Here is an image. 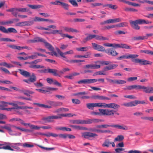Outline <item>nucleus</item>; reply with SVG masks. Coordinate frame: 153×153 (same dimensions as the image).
<instances>
[{"mask_svg": "<svg viewBox=\"0 0 153 153\" xmlns=\"http://www.w3.org/2000/svg\"><path fill=\"white\" fill-rule=\"evenodd\" d=\"M19 71L20 73L24 76L26 77H30L28 79H24L23 80L25 82L30 84L31 83H34L36 81V77L34 73H32L30 76V73L27 71L21 69H19Z\"/></svg>", "mask_w": 153, "mask_h": 153, "instance_id": "nucleus-1", "label": "nucleus"}, {"mask_svg": "<svg viewBox=\"0 0 153 153\" xmlns=\"http://www.w3.org/2000/svg\"><path fill=\"white\" fill-rule=\"evenodd\" d=\"M29 43H36L39 42H42L45 44V47L50 51H53L54 48L50 43L47 42L44 39L39 37L34 38L33 40H30L28 41Z\"/></svg>", "mask_w": 153, "mask_h": 153, "instance_id": "nucleus-2", "label": "nucleus"}, {"mask_svg": "<svg viewBox=\"0 0 153 153\" xmlns=\"http://www.w3.org/2000/svg\"><path fill=\"white\" fill-rule=\"evenodd\" d=\"M61 118L60 116L56 115H52L42 118L41 122L43 124L48 123L52 122L53 121V119H57Z\"/></svg>", "mask_w": 153, "mask_h": 153, "instance_id": "nucleus-3", "label": "nucleus"}, {"mask_svg": "<svg viewBox=\"0 0 153 153\" xmlns=\"http://www.w3.org/2000/svg\"><path fill=\"white\" fill-rule=\"evenodd\" d=\"M131 61L135 63H139L141 65H151L152 62L149 61L147 60L143 59H140L138 58H135L132 59Z\"/></svg>", "mask_w": 153, "mask_h": 153, "instance_id": "nucleus-4", "label": "nucleus"}, {"mask_svg": "<svg viewBox=\"0 0 153 153\" xmlns=\"http://www.w3.org/2000/svg\"><path fill=\"white\" fill-rule=\"evenodd\" d=\"M48 73L52 74L54 76L60 77L61 74H63V72L61 71H59L55 69H51L48 68Z\"/></svg>", "mask_w": 153, "mask_h": 153, "instance_id": "nucleus-5", "label": "nucleus"}, {"mask_svg": "<svg viewBox=\"0 0 153 153\" xmlns=\"http://www.w3.org/2000/svg\"><path fill=\"white\" fill-rule=\"evenodd\" d=\"M0 30L3 33H17V32L16 30L13 28L10 27L7 29L4 27L0 26Z\"/></svg>", "mask_w": 153, "mask_h": 153, "instance_id": "nucleus-6", "label": "nucleus"}, {"mask_svg": "<svg viewBox=\"0 0 153 153\" xmlns=\"http://www.w3.org/2000/svg\"><path fill=\"white\" fill-rule=\"evenodd\" d=\"M99 110L100 113L103 115L108 116L113 115L114 114V112H116L114 110L110 109H99Z\"/></svg>", "mask_w": 153, "mask_h": 153, "instance_id": "nucleus-7", "label": "nucleus"}, {"mask_svg": "<svg viewBox=\"0 0 153 153\" xmlns=\"http://www.w3.org/2000/svg\"><path fill=\"white\" fill-rule=\"evenodd\" d=\"M138 55L137 54H129L128 55H124L117 57V59L118 60H122L124 59H128L129 58L134 59L138 57Z\"/></svg>", "mask_w": 153, "mask_h": 153, "instance_id": "nucleus-8", "label": "nucleus"}, {"mask_svg": "<svg viewBox=\"0 0 153 153\" xmlns=\"http://www.w3.org/2000/svg\"><path fill=\"white\" fill-rule=\"evenodd\" d=\"M98 135L95 133L90 132H86L82 133V137L85 139H90V137L97 136Z\"/></svg>", "mask_w": 153, "mask_h": 153, "instance_id": "nucleus-9", "label": "nucleus"}, {"mask_svg": "<svg viewBox=\"0 0 153 153\" xmlns=\"http://www.w3.org/2000/svg\"><path fill=\"white\" fill-rule=\"evenodd\" d=\"M102 106H103L105 108L107 107L114 109L118 108L120 107L119 105L115 103H111L109 104H106L105 103H102Z\"/></svg>", "mask_w": 153, "mask_h": 153, "instance_id": "nucleus-10", "label": "nucleus"}, {"mask_svg": "<svg viewBox=\"0 0 153 153\" xmlns=\"http://www.w3.org/2000/svg\"><path fill=\"white\" fill-rule=\"evenodd\" d=\"M86 105L87 108L89 109L93 110L94 107H102V103H87Z\"/></svg>", "mask_w": 153, "mask_h": 153, "instance_id": "nucleus-11", "label": "nucleus"}, {"mask_svg": "<svg viewBox=\"0 0 153 153\" xmlns=\"http://www.w3.org/2000/svg\"><path fill=\"white\" fill-rule=\"evenodd\" d=\"M47 102L50 105L49 106L51 107V108L53 107H56L60 106L62 105V102L59 101L49 100Z\"/></svg>", "mask_w": 153, "mask_h": 153, "instance_id": "nucleus-12", "label": "nucleus"}, {"mask_svg": "<svg viewBox=\"0 0 153 153\" xmlns=\"http://www.w3.org/2000/svg\"><path fill=\"white\" fill-rule=\"evenodd\" d=\"M92 45L93 48L94 50L99 51L105 52V50L103 46L94 43H92Z\"/></svg>", "mask_w": 153, "mask_h": 153, "instance_id": "nucleus-13", "label": "nucleus"}, {"mask_svg": "<svg viewBox=\"0 0 153 153\" xmlns=\"http://www.w3.org/2000/svg\"><path fill=\"white\" fill-rule=\"evenodd\" d=\"M7 46L13 49H16L19 50H21L23 49H26L27 50L30 49V48L28 46H23L21 47L20 46H17L15 45H7Z\"/></svg>", "mask_w": 153, "mask_h": 153, "instance_id": "nucleus-14", "label": "nucleus"}, {"mask_svg": "<svg viewBox=\"0 0 153 153\" xmlns=\"http://www.w3.org/2000/svg\"><path fill=\"white\" fill-rule=\"evenodd\" d=\"M105 52L109 55L115 56L118 54L116 50L113 48H109L105 50Z\"/></svg>", "mask_w": 153, "mask_h": 153, "instance_id": "nucleus-15", "label": "nucleus"}, {"mask_svg": "<svg viewBox=\"0 0 153 153\" xmlns=\"http://www.w3.org/2000/svg\"><path fill=\"white\" fill-rule=\"evenodd\" d=\"M93 79H85L80 80L78 81L77 83L79 84H90L94 83Z\"/></svg>", "mask_w": 153, "mask_h": 153, "instance_id": "nucleus-16", "label": "nucleus"}, {"mask_svg": "<svg viewBox=\"0 0 153 153\" xmlns=\"http://www.w3.org/2000/svg\"><path fill=\"white\" fill-rule=\"evenodd\" d=\"M46 80L48 83L50 84H53L60 87H61L62 86L61 84L58 82L56 79L48 78L46 79Z\"/></svg>", "mask_w": 153, "mask_h": 153, "instance_id": "nucleus-17", "label": "nucleus"}, {"mask_svg": "<svg viewBox=\"0 0 153 153\" xmlns=\"http://www.w3.org/2000/svg\"><path fill=\"white\" fill-rule=\"evenodd\" d=\"M137 21V20L135 21L130 20L129 21V22L131 26L133 29L136 30H139L140 29V27L138 25V23Z\"/></svg>", "mask_w": 153, "mask_h": 153, "instance_id": "nucleus-18", "label": "nucleus"}, {"mask_svg": "<svg viewBox=\"0 0 153 153\" xmlns=\"http://www.w3.org/2000/svg\"><path fill=\"white\" fill-rule=\"evenodd\" d=\"M100 68V65H97L96 64H88L85 65L84 67V69H98Z\"/></svg>", "mask_w": 153, "mask_h": 153, "instance_id": "nucleus-19", "label": "nucleus"}, {"mask_svg": "<svg viewBox=\"0 0 153 153\" xmlns=\"http://www.w3.org/2000/svg\"><path fill=\"white\" fill-rule=\"evenodd\" d=\"M118 66V65L116 64H110L108 66L105 67L104 68V70L105 71H107L114 69L116 68Z\"/></svg>", "mask_w": 153, "mask_h": 153, "instance_id": "nucleus-20", "label": "nucleus"}, {"mask_svg": "<svg viewBox=\"0 0 153 153\" xmlns=\"http://www.w3.org/2000/svg\"><path fill=\"white\" fill-rule=\"evenodd\" d=\"M143 91L146 93H153V87L151 86L146 87L144 86Z\"/></svg>", "mask_w": 153, "mask_h": 153, "instance_id": "nucleus-21", "label": "nucleus"}, {"mask_svg": "<svg viewBox=\"0 0 153 153\" xmlns=\"http://www.w3.org/2000/svg\"><path fill=\"white\" fill-rule=\"evenodd\" d=\"M70 126L74 129L79 130H87L88 128L86 127L82 126H79L73 125Z\"/></svg>", "mask_w": 153, "mask_h": 153, "instance_id": "nucleus-22", "label": "nucleus"}, {"mask_svg": "<svg viewBox=\"0 0 153 153\" xmlns=\"http://www.w3.org/2000/svg\"><path fill=\"white\" fill-rule=\"evenodd\" d=\"M113 127L125 130L128 129V127L125 125L121 126L118 125H113Z\"/></svg>", "mask_w": 153, "mask_h": 153, "instance_id": "nucleus-23", "label": "nucleus"}, {"mask_svg": "<svg viewBox=\"0 0 153 153\" xmlns=\"http://www.w3.org/2000/svg\"><path fill=\"white\" fill-rule=\"evenodd\" d=\"M20 92H22L26 96L28 97L30 96V94H33L34 93V92L28 90H20Z\"/></svg>", "mask_w": 153, "mask_h": 153, "instance_id": "nucleus-24", "label": "nucleus"}, {"mask_svg": "<svg viewBox=\"0 0 153 153\" xmlns=\"http://www.w3.org/2000/svg\"><path fill=\"white\" fill-rule=\"evenodd\" d=\"M18 9H16V10H17L18 12H28L29 13L32 14L31 12H29L30 10L29 9H27V8H17Z\"/></svg>", "mask_w": 153, "mask_h": 153, "instance_id": "nucleus-25", "label": "nucleus"}, {"mask_svg": "<svg viewBox=\"0 0 153 153\" xmlns=\"http://www.w3.org/2000/svg\"><path fill=\"white\" fill-rule=\"evenodd\" d=\"M27 6L32 9H36L43 7V6L40 5L27 4Z\"/></svg>", "mask_w": 153, "mask_h": 153, "instance_id": "nucleus-26", "label": "nucleus"}, {"mask_svg": "<svg viewBox=\"0 0 153 153\" xmlns=\"http://www.w3.org/2000/svg\"><path fill=\"white\" fill-rule=\"evenodd\" d=\"M64 30L67 32H76V33H78L79 32V31L77 30L73 29V28L68 27H64Z\"/></svg>", "mask_w": 153, "mask_h": 153, "instance_id": "nucleus-27", "label": "nucleus"}, {"mask_svg": "<svg viewBox=\"0 0 153 153\" xmlns=\"http://www.w3.org/2000/svg\"><path fill=\"white\" fill-rule=\"evenodd\" d=\"M91 53L90 52H87L86 53V54L85 55H76L74 56L75 57L77 58H90L91 57Z\"/></svg>", "mask_w": 153, "mask_h": 153, "instance_id": "nucleus-28", "label": "nucleus"}, {"mask_svg": "<svg viewBox=\"0 0 153 153\" xmlns=\"http://www.w3.org/2000/svg\"><path fill=\"white\" fill-rule=\"evenodd\" d=\"M71 123L73 124H84V120H74L71 121Z\"/></svg>", "mask_w": 153, "mask_h": 153, "instance_id": "nucleus-29", "label": "nucleus"}, {"mask_svg": "<svg viewBox=\"0 0 153 153\" xmlns=\"http://www.w3.org/2000/svg\"><path fill=\"white\" fill-rule=\"evenodd\" d=\"M148 39L147 36H142L134 37L133 38V40H141L144 39Z\"/></svg>", "mask_w": 153, "mask_h": 153, "instance_id": "nucleus-30", "label": "nucleus"}, {"mask_svg": "<svg viewBox=\"0 0 153 153\" xmlns=\"http://www.w3.org/2000/svg\"><path fill=\"white\" fill-rule=\"evenodd\" d=\"M34 105H36L42 108H51V107L49 105L43 104H42L34 103H33Z\"/></svg>", "mask_w": 153, "mask_h": 153, "instance_id": "nucleus-31", "label": "nucleus"}, {"mask_svg": "<svg viewBox=\"0 0 153 153\" xmlns=\"http://www.w3.org/2000/svg\"><path fill=\"white\" fill-rule=\"evenodd\" d=\"M57 51L59 54L60 56L62 57L65 59H64V60L66 61L67 62H68L69 60L67 59V58L66 57L65 55H66V54H65V52L64 53H63L62 51H61L59 49H58V50H57Z\"/></svg>", "mask_w": 153, "mask_h": 153, "instance_id": "nucleus-32", "label": "nucleus"}, {"mask_svg": "<svg viewBox=\"0 0 153 153\" xmlns=\"http://www.w3.org/2000/svg\"><path fill=\"white\" fill-rule=\"evenodd\" d=\"M51 33L53 34H55L57 33H58L62 37V35H64L62 33V30H52V31L51 32Z\"/></svg>", "mask_w": 153, "mask_h": 153, "instance_id": "nucleus-33", "label": "nucleus"}, {"mask_svg": "<svg viewBox=\"0 0 153 153\" xmlns=\"http://www.w3.org/2000/svg\"><path fill=\"white\" fill-rule=\"evenodd\" d=\"M120 48H125L126 49H131L132 48V47L126 44L120 43Z\"/></svg>", "mask_w": 153, "mask_h": 153, "instance_id": "nucleus-34", "label": "nucleus"}, {"mask_svg": "<svg viewBox=\"0 0 153 153\" xmlns=\"http://www.w3.org/2000/svg\"><path fill=\"white\" fill-rule=\"evenodd\" d=\"M124 139L123 136L122 135H118L114 139V142H120L122 141Z\"/></svg>", "mask_w": 153, "mask_h": 153, "instance_id": "nucleus-35", "label": "nucleus"}, {"mask_svg": "<svg viewBox=\"0 0 153 153\" xmlns=\"http://www.w3.org/2000/svg\"><path fill=\"white\" fill-rule=\"evenodd\" d=\"M30 68H44L45 67L43 65H31L29 66Z\"/></svg>", "mask_w": 153, "mask_h": 153, "instance_id": "nucleus-36", "label": "nucleus"}, {"mask_svg": "<svg viewBox=\"0 0 153 153\" xmlns=\"http://www.w3.org/2000/svg\"><path fill=\"white\" fill-rule=\"evenodd\" d=\"M56 130H59L63 131H71V128H66V127H57L56 128Z\"/></svg>", "mask_w": 153, "mask_h": 153, "instance_id": "nucleus-37", "label": "nucleus"}, {"mask_svg": "<svg viewBox=\"0 0 153 153\" xmlns=\"http://www.w3.org/2000/svg\"><path fill=\"white\" fill-rule=\"evenodd\" d=\"M124 10L126 12H136L138 11L137 10L130 7H126L124 8Z\"/></svg>", "mask_w": 153, "mask_h": 153, "instance_id": "nucleus-38", "label": "nucleus"}, {"mask_svg": "<svg viewBox=\"0 0 153 153\" xmlns=\"http://www.w3.org/2000/svg\"><path fill=\"white\" fill-rule=\"evenodd\" d=\"M128 23L127 22H122L116 25L117 27H125L128 26Z\"/></svg>", "mask_w": 153, "mask_h": 153, "instance_id": "nucleus-39", "label": "nucleus"}, {"mask_svg": "<svg viewBox=\"0 0 153 153\" xmlns=\"http://www.w3.org/2000/svg\"><path fill=\"white\" fill-rule=\"evenodd\" d=\"M1 66H3L8 68L13 67H14V66L13 65L11 64H8L6 62L1 63Z\"/></svg>", "mask_w": 153, "mask_h": 153, "instance_id": "nucleus-40", "label": "nucleus"}, {"mask_svg": "<svg viewBox=\"0 0 153 153\" xmlns=\"http://www.w3.org/2000/svg\"><path fill=\"white\" fill-rule=\"evenodd\" d=\"M111 142L109 141V140L107 139L105 140L102 145L103 147H108L110 145Z\"/></svg>", "mask_w": 153, "mask_h": 153, "instance_id": "nucleus-41", "label": "nucleus"}, {"mask_svg": "<svg viewBox=\"0 0 153 153\" xmlns=\"http://www.w3.org/2000/svg\"><path fill=\"white\" fill-rule=\"evenodd\" d=\"M61 5L62 7L65 9L68 10L69 5L66 3L61 2L60 5Z\"/></svg>", "mask_w": 153, "mask_h": 153, "instance_id": "nucleus-42", "label": "nucleus"}, {"mask_svg": "<svg viewBox=\"0 0 153 153\" xmlns=\"http://www.w3.org/2000/svg\"><path fill=\"white\" fill-rule=\"evenodd\" d=\"M88 47H87L77 48H76V50L77 51H88Z\"/></svg>", "mask_w": 153, "mask_h": 153, "instance_id": "nucleus-43", "label": "nucleus"}, {"mask_svg": "<svg viewBox=\"0 0 153 153\" xmlns=\"http://www.w3.org/2000/svg\"><path fill=\"white\" fill-rule=\"evenodd\" d=\"M98 133H110L111 132V131L109 130H103L100 129H96V131Z\"/></svg>", "mask_w": 153, "mask_h": 153, "instance_id": "nucleus-44", "label": "nucleus"}, {"mask_svg": "<svg viewBox=\"0 0 153 153\" xmlns=\"http://www.w3.org/2000/svg\"><path fill=\"white\" fill-rule=\"evenodd\" d=\"M37 146L38 147H39L40 148L43 149L45 150L46 151H50V150H53L55 149L54 148H53V147H52V148L45 147H43L42 146H41V145H37Z\"/></svg>", "mask_w": 153, "mask_h": 153, "instance_id": "nucleus-45", "label": "nucleus"}, {"mask_svg": "<svg viewBox=\"0 0 153 153\" xmlns=\"http://www.w3.org/2000/svg\"><path fill=\"white\" fill-rule=\"evenodd\" d=\"M22 146L24 148H32L34 147L33 144H29L28 143H24L22 144Z\"/></svg>", "mask_w": 153, "mask_h": 153, "instance_id": "nucleus-46", "label": "nucleus"}, {"mask_svg": "<svg viewBox=\"0 0 153 153\" xmlns=\"http://www.w3.org/2000/svg\"><path fill=\"white\" fill-rule=\"evenodd\" d=\"M137 2L141 3H147L150 4H153V1H150L149 0H145L143 1L138 0Z\"/></svg>", "mask_w": 153, "mask_h": 153, "instance_id": "nucleus-47", "label": "nucleus"}, {"mask_svg": "<svg viewBox=\"0 0 153 153\" xmlns=\"http://www.w3.org/2000/svg\"><path fill=\"white\" fill-rule=\"evenodd\" d=\"M11 127L9 126H4L2 127V128L7 130L10 134H12L11 133L12 132V131L11 128Z\"/></svg>", "mask_w": 153, "mask_h": 153, "instance_id": "nucleus-48", "label": "nucleus"}, {"mask_svg": "<svg viewBox=\"0 0 153 153\" xmlns=\"http://www.w3.org/2000/svg\"><path fill=\"white\" fill-rule=\"evenodd\" d=\"M23 106H19L16 103H15L14 107L11 108V109H22Z\"/></svg>", "mask_w": 153, "mask_h": 153, "instance_id": "nucleus-49", "label": "nucleus"}, {"mask_svg": "<svg viewBox=\"0 0 153 153\" xmlns=\"http://www.w3.org/2000/svg\"><path fill=\"white\" fill-rule=\"evenodd\" d=\"M69 1L74 6L77 7L78 4L75 0H69Z\"/></svg>", "mask_w": 153, "mask_h": 153, "instance_id": "nucleus-50", "label": "nucleus"}, {"mask_svg": "<svg viewBox=\"0 0 153 153\" xmlns=\"http://www.w3.org/2000/svg\"><path fill=\"white\" fill-rule=\"evenodd\" d=\"M98 75H105L106 74L105 73H104L103 72L98 71L94 73V74H93V76H96Z\"/></svg>", "mask_w": 153, "mask_h": 153, "instance_id": "nucleus-51", "label": "nucleus"}, {"mask_svg": "<svg viewBox=\"0 0 153 153\" xmlns=\"http://www.w3.org/2000/svg\"><path fill=\"white\" fill-rule=\"evenodd\" d=\"M125 152L127 153H141V151L136 150H131L129 151H125Z\"/></svg>", "mask_w": 153, "mask_h": 153, "instance_id": "nucleus-52", "label": "nucleus"}, {"mask_svg": "<svg viewBox=\"0 0 153 153\" xmlns=\"http://www.w3.org/2000/svg\"><path fill=\"white\" fill-rule=\"evenodd\" d=\"M126 81L122 80H117L116 79V84H123L126 83Z\"/></svg>", "mask_w": 153, "mask_h": 153, "instance_id": "nucleus-53", "label": "nucleus"}, {"mask_svg": "<svg viewBox=\"0 0 153 153\" xmlns=\"http://www.w3.org/2000/svg\"><path fill=\"white\" fill-rule=\"evenodd\" d=\"M97 62H100L101 64L104 65H107L111 63V62L105 61H98Z\"/></svg>", "mask_w": 153, "mask_h": 153, "instance_id": "nucleus-54", "label": "nucleus"}, {"mask_svg": "<svg viewBox=\"0 0 153 153\" xmlns=\"http://www.w3.org/2000/svg\"><path fill=\"white\" fill-rule=\"evenodd\" d=\"M14 9L13 10V12L12 13L14 16L16 17L18 14L17 10H16V9H18L17 8H13Z\"/></svg>", "mask_w": 153, "mask_h": 153, "instance_id": "nucleus-55", "label": "nucleus"}, {"mask_svg": "<svg viewBox=\"0 0 153 153\" xmlns=\"http://www.w3.org/2000/svg\"><path fill=\"white\" fill-rule=\"evenodd\" d=\"M24 22L25 26H30L34 24L33 20L31 21H25Z\"/></svg>", "mask_w": 153, "mask_h": 153, "instance_id": "nucleus-56", "label": "nucleus"}, {"mask_svg": "<svg viewBox=\"0 0 153 153\" xmlns=\"http://www.w3.org/2000/svg\"><path fill=\"white\" fill-rule=\"evenodd\" d=\"M43 18L39 17L36 16L34 17L33 20V22H42Z\"/></svg>", "mask_w": 153, "mask_h": 153, "instance_id": "nucleus-57", "label": "nucleus"}, {"mask_svg": "<svg viewBox=\"0 0 153 153\" xmlns=\"http://www.w3.org/2000/svg\"><path fill=\"white\" fill-rule=\"evenodd\" d=\"M72 101L73 103L76 104H79L81 103L80 101L78 99H72Z\"/></svg>", "mask_w": 153, "mask_h": 153, "instance_id": "nucleus-58", "label": "nucleus"}, {"mask_svg": "<svg viewBox=\"0 0 153 153\" xmlns=\"http://www.w3.org/2000/svg\"><path fill=\"white\" fill-rule=\"evenodd\" d=\"M126 33V32H125L124 31L122 30H118L116 31L115 32V35H120V34H124Z\"/></svg>", "mask_w": 153, "mask_h": 153, "instance_id": "nucleus-59", "label": "nucleus"}, {"mask_svg": "<svg viewBox=\"0 0 153 153\" xmlns=\"http://www.w3.org/2000/svg\"><path fill=\"white\" fill-rule=\"evenodd\" d=\"M0 70L4 72L6 74H10V73L9 71L6 68L1 67L0 68Z\"/></svg>", "mask_w": 153, "mask_h": 153, "instance_id": "nucleus-60", "label": "nucleus"}, {"mask_svg": "<svg viewBox=\"0 0 153 153\" xmlns=\"http://www.w3.org/2000/svg\"><path fill=\"white\" fill-rule=\"evenodd\" d=\"M61 1L58 0H56L55 1H52L50 2V4H53L55 5H60Z\"/></svg>", "mask_w": 153, "mask_h": 153, "instance_id": "nucleus-61", "label": "nucleus"}, {"mask_svg": "<svg viewBox=\"0 0 153 153\" xmlns=\"http://www.w3.org/2000/svg\"><path fill=\"white\" fill-rule=\"evenodd\" d=\"M108 7L114 10H116L117 8V6L116 5L112 4H108Z\"/></svg>", "mask_w": 153, "mask_h": 153, "instance_id": "nucleus-62", "label": "nucleus"}, {"mask_svg": "<svg viewBox=\"0 0 153 153\" xmlns=\"http://www.w3.org/2000/svg\"><path fill=\"white\" fill-rule=\"evenodd\" d=\"M95 35H89L88 36H87V39H88V40H90L94 38H95Z\"/></svg>", "mask_w": 153, "mask_h": 153, "instance_id": "nucleus-63", "label": "nucleus"}, {"mask_svg": "<svg viewBox=\"0 0 153 153\" xmlns=\"http://www.w3.org/2000/svg\"><path fill=\"white\" fill-rule=\"evenodd\" d=\"M112 47L114 48H120V44H116L113 43L112 44Z\"/></svg>", "mask_w": 153, "mask_h": 153, "instance_id": "nucleus-64", "label": "nucleus"}]
</instances>
